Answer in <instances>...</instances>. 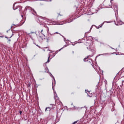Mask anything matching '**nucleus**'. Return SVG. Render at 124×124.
Masks as SVG:
<instances>
[{
	"instance_id": "nucleus-9",
	"label": "nucleus",
	"mask_w": 124,
	"mask_h": 124,
	"mask_svg": "<svg viewBox=\"0 0 124 124\" xmlns=\"http://www.w3.org/2000/svg\"><path fill=\"white\" fill-rule=\"evenodd\" d=\"M51 57V55L48 54V59H47V61L44 64V65H45V66H46V67H47V62H50V60H49L50 59Z\"/></svg>"
},
{
	"instance_id": "nucleus-19",
	"label": "nucleus",
	"mask_w": 124,
	"mask_h": 124,
	"mask_svg": "<svg viewBox=\"0 0 124 124\" xmlns=\"http://www.w3.org/2000/svg\"><path fill=\"white\" fill-rule=\"evenodd\" d=\"M13 9L14 10H16V9H17V8H15V4H13Z\"/></svg>"
},
{
	"instance_id": "nucleus-45",
	"label": "nucleus",
	"mask_w": 124,
	"mask_h": 124,
	"mask_svg": "<svg viewBox=\"0 0 124 124\" xmlns=\"http://www.w3.org/2000/svg\"><path fill=\"white\" fill-rule=\"evenodd\" d=\"M59 34H60V35H62L61 34V33H59Z\"/></svg>"
},
{
	"instance_id": "nucleus-22",
	"label": "nucleus",
	"mask_w": 124,
	"mask_h": 124,
	"mask_svg": "<svg viewBox=\"0 0 124 124\" xmlns=\"http://www.w3.org/2000/svg\"><path fill=\"white\" fill-rule=\"evenodd\" d=\"M88 58H89V56H87V58H85L83 59L84 62H87V61H86V60H88Z\"/></svg>"
},
{
	"instance_id": "nucleus-25",
	"label": "nucleus",
	"mask_w": 124,
	"mask_h": 124,
	"mask_svg": "<svg viewBox=\"0 0 124 124\" xmlns=\"http://www.w3.org/2000/svg\"><path fill=\"white\" fill-rule=\"evenodd\" d=\"M22 113H23V112L22 111H19V114H20L21 116H22Z\"/></svg>"
},
{
	"instance_id": "nucleus-34",
	"label": "nucleus",
	"mask_w": 124,
	"mask_h": 124,
	"mask_svg": "<svg viewBox=\"0 0 124 124\" xmlns=\"http://www.w3.org/2000/svg\"><path fill=\"white\" fill-rule=\"evenodd\" d=\"M100 9V8L98 9V10H97V11H98V10H99Z\"/></svg>"
},
{
	"instance_id": "nucleus-13",
	"label": "nucleus",
	"mask_w": 124,
	"mask_h": 124,
	"mask_svg": "<svg viewBox=\"0 0 124 124\" xmlns=\"http://www.w3.org/2000/svg\"><path fill=\"white\" fill-rule=\"evenodd\" d=\"M85 92V93H87V96H89L90 97H92V95H89V93H90V91H87V89H86Z\"/></svg>"
},
{
	"instance_id": "nucleus-12",
	"label": "nucleus",
	"mask_w": 124,
	"mask_h": 124,
	"mask_svg": "<svg viewBox=\"0 0 124 124\" xmlns=\"http://www.w3.org/2000/svg\"><path fill=\"white\" fill-rule=\"evenodd\" d=\"M112 1H113V0H111L110 2V4H108V8H112Z\"/></svg>"
},
{
	"instance_id": "nucleus-8",
	"label": "nucleus",
	"mask_w": 124,
	"mask_h": 124,
	"mask_svg": "<svg viewBox=\"0 0 124 124\" xmlns=\"http://www.w3.org/2000/svg\"><path fill=\"white\" fill-rule=\"evenodd\" d=\"M87 49H88V50H90V51H91L92 53L95 52V49H93L92 46H87Z\"/></svg>"
},
{
	"instance_id": "nucleus-31",
	"label": "nucleus",
	"mask_w": 124,
	"mask_h": 124,
	"mask_svg": "<svg viewBox=\"0 0 124 124\" xmlns=\"http://www.w3.org/2000/svg\"><path fill=\"white\" fill-rule=\"evenodd\" d=\"M5 38H7V39H8V37L5 36Z\"/></svg>"
},
{
	"instance_id": "nucleus-10",
	"label": "nucleus",
	"mask_w": 124,
	"mask_h": 124,
	"mask_svg": "<svg viewBox=\"0 0 124 124\" xmlns=\"http://www.w3.org/2000/svg\"><path fill=\"white\" fill-rule=\"evenodd\" d=\"M109 53H103V54H99V55H97L96 58H95V60H96V58L98 57H99L100 56H107V55H109Z\"/></svg>"
},
{
	"instance_id": "nucleus-41",
	"label": "nucleus",
	"mask_w": 124,
	"mask_h": 124,
	"mask_svg": "<svg viewBox=\"0 0 124 124\" xmlns=\"http://www.w3.org/2000/svg\"><path fill=\"white\" fill-rule=\"evenodd\" d=\"M8 31H9L8 30V31H7V32H8Z\"/></svg>"
},
{
	"instance_id": "nucleus-24",
	"label": "nucleus",
	"mask_w": 124,
	"mask_h": 124,
	"mask_svg": "<svg viewBox=\"0 0 124 124\" xmlns=\"http://www.w3.org/2000/svg\"><path fill=\"white\" fill-rule=\"evenodd\" d=\"M28 88H31V83H29L28 84Z\"/></svg>"
},
{
	"instance_id": "nucleus-1",
	"label": "nucleus",
	"mask_w": 124,
	"mask_h": 124,
	"mask_svg": "<svg viewBox=\"0 0 124 124\" xmlns=\"http://www.w3.org/2000/svg\"><path fill=\"white\" fill-rule=\"evenodd\" d=\"M113 9L115 12V17L116 18L117 23H115L116 26H121L123 24V21L122 20H118V12L119 11V8L118 7V4L117 3H114L113 4Z\"/></svg>"
},
{
	"instance_id": "nucleus-27",
	"label": "nucleus",
	"mask_w": 124,
	"mask_h": 124,
	"mask_svg": "<svg viewBox=\"0 0 124 124\" xmlns=\"http://www.w3.org/2000/svg\"><path fill=\"white\" fill-rule=\"evenodd\" d=\"M47 39V40H46V42H49V39Z\"/></svg>"
},
{
	"instance_id": "nucleus-3",
	"label": "nucleus",
	"mask_w": 124,
	"mask_h": 124,
	"mask_svg": "<svg viewBox=\"0 0 124 124\" xmlns=\"http://www.w3.org/2000/svg\"><path fill=\"white\" fill-rule=\"evenodd\" d=\"M26 10H30V12H31L33 15H36V12L30 6H27L26 7Z\"/></svg>"
},
{
	"instance_id": "nucleus-20",
	"label": "nucleus",
	"mask_w": 124,
	"mask_h": 124,
	"mask_svg": "<svg viewBox=\"0 0 124 124\" xmlns=\"http://www.w3.org/2000/svg\"><path fill=\"white\" fill-rule=\"evenodd\" d=\"M57 54H58V51H56L55 53H54V55L51 58V59H53V58H54V57H55L56 56V55H57Z\"/></svg>"
},
{
	"instance_id": "nucleus-21",
	"label": "nucleus",
	"mask_w": 124,
	"mask_h": 124,
	"mask_svg": "<svg viewBox=\"0 0 124 124\" xmlns=\"http://www.w3.org/2000/svg\"><path fill=\"white\" fill-rule=\"evenodd\" d=\"M62 37H63L64 38V41L65 42L66 44H67V43L66 42V39H65V38H64V37L62 35Z\"/></svg>"
},
{
	"instance_id": "nucleus-39",
	"label": "nucleus",
	"mask_w": 124,
	"mask_h": 124,
	"mask_svg": "<svg viewBox=\"0 0 124 124\" xmlns=\"http://www.w3.org/2000/svg\"><path fill=\"white\" fill-rule=\"evenodd\" d=\"M110 48H111V49H114V48H113V47H111Z\"/></svg>"
},
{
	"instance_id": "nucleus-18",
	"label": "nucleus",
	"mask_w": 124,
	"mask_h": 124,
	"mask_svg": "<svg viewBox=\"0 0 124 124\" xmlns=\"http://www.w3.org/2000/svg\"><path fill=\"white\" fill-rule=\"evenodd\" d=\"M112 108H111V112H114L115 111V106H113V105H111Z\"/></svg>"
},
{
	"instance_id": "nucleus-43",
	"label": "nucleus",
	"mask_w": 124,
	"mask_h": 124,
	"mask_svg": "<svg viewBox=\"0 0 124 124\" xmlns=\"http://www.w3.org/2000/svg\"><path fill=\"white\" fill-rule=\"evenodd\" d=\"M50 105H53V104H51Z\"/></svg>"
},
{
	"instance_id": "nucleus-48",
	"label": "nucleus",
	"mask_w": 124,
	"mask_h": 124,
	"mask_svg": "<svg viewBox=\"0 0 124 124\" xmlns=\"http://www.w3.org/2000/svg\"><path fill=\"white\" fill-rule=\"evenodd\" d=\"M56 33H58V32H57Z\"/></svg>"
},
{
	"instance_id": "nucleus-23",
	"label": "nucleus",
	"mask_w": 124,
	"mask_h": 124,
	"mask_svg": "<svg viewBox=\"0 0 124 124\" xmlns=\"http://www.w3.org/2000/svg\"><path fill=\"white\" fill-rule=\"evenodd\" d=\"M42 31H43V29H42V30L41 31V33L43 35H44V36H45V35H44V34H43V33H42Z\"/></svg>"
},
{
	"instance_id": "nucleus-11",
	"label": "nucleus",
	"mask_w": 124,
	"mask_h": 124,
	"mask_svg": "<svg viewBox=\"0 0 124 124\" xmlns=\"http://www.w3.org/2000/svg\"><path fill=\"white\" fill-rule=\"evenodd\" d=\"M50 76L53 79L54 83V86H56V79H55V77L53 76V75L51 74V73H49Z\"/></svg>"
},
{
	"instance_id": "nucleus-29",
	"label": "nucleus",
	"mask_w": 124,
	"mask_h": 124,
	"mask_svg": "<svg viewBox=\"0 0 124 124\" xmlns=\"http://www.w3.org/2000/svg\"><path fill=\"white\" fill-rule=\"evenodd\" d=\"M39 37H41V35H40V33L39 34Z\"/></svg>"
},
{
	"instance_id": "nucleus-47",
	"label": "nucleus",
	"mask_w": 124,
	"mask_h": 124,
	"mask_svg": "<svg viewBox=\"0 0 124 124\" xmlns=\"http://www.w3.org/2000/svg\"><path fill=\"white\" fill-rule=\"evenodd\" d=\"M49 51H51V50H49Z\"/></svg>"
},
{
	"instance_id": "nucleus-30",
	"label": "nucleus",
	"mask_w": 124,
	"mask_h": 124,
	"mask_svg": "<svg viewBox=\"0 0 124 124\" xmlns=\"http://www.w3.org/2000/svg\"><path fill=\"white\" fill-rule=\"evenodd\" d=\"M13 36V34H12V35H11V36L10 37V38H11V37H12Z\"/></svg>"
},
{
	"instance_id": "nucleus-44",
	"label": "nucleus",
	"mask_w": 124,
	"mask_h": 124,
	"mask_svg": "<svg viewBox=\"0 0 124 124\" xmlns=\"http://www.w3.org/2000/svg\"><path fill=\"white\" fill-rule=\"evenodd\" d=\"M74 108H75V106H74Z\"/></svg>"
},
{
	"instance_id": "nucleus-4",
	"label": "nucleus",
	"mask_w": 124,
	"mask_h": 124,
	"mask_svg": "<svg viewBox=\"0 0 124 124\" xmlns=\"http://www.w3.org/2000/svg\"><path fill=\"white\" fill-rule=\"evenodd\" d=\"M52 90L53 91L55 99H58V100H59V97L58 96V95L57 94V93L56 92V91H55V89H54V81H52Z\"/></svg>"
},
{
	"instance_id": "nucleus-36",
	"label": "nucleus",
	"mask_w": 124,
	"mask_h": 124,
	"mask_svg": "<svg viewBox=\"0 0 124 124\" xmlns=\"http://www.w3.org/2000/svg\"><path fill=\"white\" fill-rule=\"evenodd\" d=\"M71 105H73V103H72Z\"/></svg>"
},
{
	"instance_id": "nucleus-2",
	"label": "nucleus",
	"mask_w": 124,
	"mask_h": 124,
	"mask_svg": "<svg viewBox=\"0 0 124 124\" xmlns=\"http://www.w3.org/2000/svg\"><path fill=\"white\" fill-rule=\"evenodd\" d=\"M86 39L87 42L85 43V45L86 46H93V37L89 36L87 37Z\"/></svg>"
},
{
	"instance_id": "nucleus-37",
	"label": "nucleus",
	"mask_w": 124,
	"mask_h": 124,
	"mask_svg": "<svg viewBox=\"0 0 124 124\" xmlns=\"http://www.w3.org/2000/svg\"><path fill=\"white\" fill-rule=\"evenodd\" d=\"M58 15H59V16H60H60H62V15H60V14H58Z\"/></svg>"
},
{
	"instance_id": "nucleus-40",
	"label": "nucleus",
	"mask_w": 124,
	"mask_h": 124,
	"mask_svg": "<svg viewBox=\"0 0 124 124\" xmlns=\"http://www.w3.org/2000/svg\"><path fill=\"white\" fill-rule=\"evenodd\" d=\"M49 1H52V0H50Z\"/></svg>"
},
{
	"instance_id": "nucleus-26",
	"label": "nucleus",
	"mask_w": 124,
	"mask_h": 124,
	"mask_svg": "<svg viewBox=\"0 0 124 124\" xmlns=\"http://www.w3.org/2000/svg\"><path fill=\"white\" fill-rule=\"evenodd\" d=\"M8 41H9V42H10V41H11V40L9 38H8Z\"/></svg>"
},
{
	"instance_id": "nucleus-42",
	"label": "nucleus",
	"mask_w": 124,
	"mask_h": 124,
	"mask_svg": "<svg viewBox=\"0 0 124 124\" xmlns=\"http://www.w3.org/2000/svg\"><path fill=\"white\" fill-rule=\"evenodd\" d=\"M21 17H23V15H21Z\"/></svg>"
},
{
	"instance_id": "nucleus-17",
	"label": "nucleus",
	"mask_w": 124,
	"mask_h": 124,
	"mask_svg": "<svg viewBox=\"0 0 124 124\" xmlns=\"http://www.w3.org/2000/svg\"><path fill=\"white\" fill-rule=\"evenodd\" d=\"M68 45H65L63 46V47H62V48H61L60 49H59L58 51L59 52H60V51H61V50H62V49H63V48H65V47H67Z\"/></svg>"
},
{
	"instance_id": "nucleus-33",
	"label": "nucleus",
	"mask_w": 124,
	"mask_h": 124,
	"mask_svg": "<svg viewBox=\"0 0 124 124\" xmlns=\"http://www.w3.org/2000/svg\"><path fill=\"white\" fill-rule=\"evenodd\" d=\"M124 68H122V69H121L122 71H123L124 70Z\"/></svg>"
},
{
	"instance_id": "nucleus-5",
	"label": "nucleus",
	"mask_w": 124,
	"mask_h": 124,
	"mask_svg": "<svg viewBox=\"0 0 124 124\" xmlns=\"http://www.w3.org/2000/svg\"><path fill=\"white\" fill-rule=\"evenodd\" d=\"M37 23L40 24V25H43L44 26L45 28H46V27H47V25H46V24H45V23H44V22H43V21H42V19H41V18H38L37 20Z\"/></svg>"
},
{
	"instance_id": "nucleus-35",
	"label": "nucleus",
	"mask_w": 124,
	"mask_h": 124,
	"mask_svg": "<svg viewBox=\"0 0 124 124\" xmlns=\"http://www.w3.org/2000/svg\"><path fill=\"white\" fill-rule=\"evenodd\" d=\"M76 44H72V46H74V45H75Z\"/></svg>"
},
{
	"instance_id": "nucleus-16",
	"label": "nucleus",
	"mask_w": 124,
	"mask_h": 124,
	"mask_svg": "<svg viewBox=\"0 0 124 124\" xmlns=\"http://www.w3.org/2000/svg\"><path fill=\"white\" fill-rule=\"evenodd\" d=\"M105 22L108 23V22H107V21H105L102 24L99 25V27L98 28V29H99V28H102V26H103V25H104V23H105Z\"/></svg>"
},
{
	"instance_id": "nucleus-38",
	"label": "nucleus",
	"mask_w": 124,
	"mask_h": 124,
	"mask_svg": "<svg viewBox=\"0 0 124 124\" xmlns=\"http://www.w3.org/2000/svg\"><path fill=\"white\" fill-rule=\"evenodd\" d=\"M0 37H3V36H0Z\"/></svg>"
},
{
	"instance_id": "nucleus-14",
	"label": "nucleus",
	"mask_w": 124,
	"mask_h": 124,
	"mask_svg": "<svg viewBox=\"0 0 124 124\" xmlns=\"http://www.w3.org/2000/svg\"><path fill=\"white\" fill-rule=\"evenodd\" d=\"M45 72H46V73H49V69H48V67H46L45 68Z\"/></svg>"
},
{
	"instance_id": "nucleus-7",
	"label": "nucleus",
	"mask_w": 124,
	"mask_h": 124,
	"mask_svg": "<svg viewBox=\"0 0 124 124\" xmlns=\"http://www.w3.org/2000/svg\"><path fill=\"white\" fill-rule=\"evenodd\" d=\"M73 21V19L70 18L69 19L66 20V21H62L61 25H63L64 24H67V23H71Z\"/></svg>"
},
{
	"instance_id": "nucleus-6",
	"label": "nucleus",
	"mask_w": 124,
	"mask_h": 124,
	"mask_svg": "<svg viewBox=\"0 0 124 124\" xmlns=\"http://www.w3.org/2000/svg\"><path fill=\"white\" fill-rule=\"evenodd\" d=\"M107 103H109L112 105V106H115V103H114V102H113V100H112V99H111L110 97H109L107 100Z\"/></svg>"
},
{
	"instance_id": "nucleus-28",
	"label": "nucleus",
	"mask_w": 124,
	"mask_h": 124,
	"mask_svg": "<svg viewBox=\"0 0 124 124\" xmlns=\"http://www.w3.org/2000/svg\"><path fill=\"white\" fill-rule=\"evenodd\" d=\"M13 26H15V24H13L12 26H11V28H12V27H13Z\"/></svg>"
},
{
	"instance_id": "nucleus-32",
	"label": "nucleus",
	"mask_w": 124,
	"mask_h": 124,
	"mask_svg": "<svg viewBox=\"0 0 124 124\" xmlns=\"http://www.w3.org/2000/svg\"><path fill=\"white\" fill-rule=\"evenodd\" d=\"M44 123H47V120H45V121H44Z\"/></svg>"
},
{
	"instance_id": "nucleus-15",
	"label": "nucleus",
	"mask_w": 124,
	"mask_h": 124,
	"mask_svg": "<svg viewBox=\"0 0 124 124\" xmlns=\"http://www.w3.org/2000/svg\"><path fill=\"white\" fill-rule=\"evenodd\" d=\"M51 109H52V108H46V109H45V111L46 112L47 111H48V112H50V111H51Z\"/></svg>"
},
{
	"instance_id": "nucleus-46",
	"label": "nucleus",
	"mask_w": 124,
	"mask_h": 124,
	"mask_svg": "<svg viewBox=\"0 0 124 124\" xmlns=\"http://www.w3.org/2000/svg\"><path fill=\"white\" fill-rule=\"evenodd\" d=\"M89 62H91V61H89Z\"/></svg>"
}]
</instances>
